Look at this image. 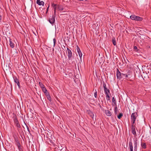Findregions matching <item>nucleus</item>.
Segmentation results:
<instances>
[{"instance_id":"nucleus-1","label":"nucleus","mask_w":151,"mask_h":151,"mask_svg":"<svg viewBox=\"0 0 151 151\" xmlns=\"http://www.w3.org/2000/svg\"><path fill=\"white\" fill-rule=\"evenodd\" d=\"M138 116L137 112H134L131 115V124H134Z\"/></svg>"},{"instance_id":"nucleus-2","label":"nucleus","mask_w":151,"mask_h":151,"mask_svg":"<svg viewBox=\"0 0 151 151\" xmlns=\"http://www.w3.org/2000/svg\"><path fill=\"white\" fill-rule=\"evenodd\" d=\"M130 18L133 20L137 21H142L143 19L141 17H140L139 16H137L134 15H132L130 16Z\"/></svg>"},{"instance_id":"nucleus-3","label":"nucleus","mask_w":151,"mask_h":151,"mask_svg":"<svg viewBox=\"0 0 151 151\" xmlns=\"http://www.w3.org/2000/svg\"><path fill=\"white\" fill-rule=\"evenodd\" d=\"M48 21L52 25H53L55 22V17L54 15H52V16H50L48 19Z\"/></svg>"},{"instance_id":"nucleus-4","label":"nucleus","mask_w":151,"mask_h":151,"mask_svg":"<svg viewBox=\"0 0 151 151\" xmlns=\"http://www.w3.org/2000/svg\"><path fill=\"white\" fill-rule=\"evenodd\" d=\"M135 128L137 129L135 126V124H131V131L132 133L135 136H137Z\"/></svg>"},{"instance_id":"nucleus-5","label":"nucleus","mask_w":151,"mask_h":151,"mask_svg":"<svg viewBox=\"0 0 151 151\" xmlns=\"http://www.w3.org/2000/svg\"><path fill=\"white\" fill-rule=\"evenodd\" d=\"M14 122L17 127L20 128L21 127L20 125L16 116L14 118Z\"/></svg>"},{"instance_id":"nucleus-6","label":"nucleus","mask_w":151,"mask_h":151,"mask_svg":"<svg viewBox=\"0 0 151 151\" xmlns=\"http://www.w3.org/2000/svg\"><path fill=\"white\" fill-rule=\"evenodd\" d=\"M13 78L14 82L17 83L19 87V88H20V85L19 80L17 78L16 76H14L13 77Z\"/></svg>"},{"instance_id":"nucleus-7","label":"nucleus","mask_w":151,"mask_h":151,"mask_svg":"<svg viewBox=\"0 0 151 151\" xmlns=\"http://www.w3.org/2000/svg\"><path fill=\"white\" fill-rule=\"evenodd\" d=\"M67 50L68 54V59L70 60L71 59L72 56V53L71 50L68 48H67Z\"/></svg>"},{"instance_id":"nucleus-8","label":"nucleus","mask_w":151,"mask_h":151,"mask_svg":"<svg viewBox=\"0 0 151 151\" xmlns=\"http://www.w3.org/2000/svg\"><path fill=\"white\" fill-rule=\"evenodd\" d=\"M46 138L47 139H46L47 141H49L50 143H49V144L51 145H54V140H52L50 138H49L47 136V134L46 135Z\"/></svg>"},{"instance_id":"nucleus-9","label":"nucleus","mask_w":151,"mask_h":151,"mask_svg":"<svg viewBox=\"0 0 151 151\" xmlns=\"http://www.w3.org/2000/svg\"><path fill=\"white\" fill-rule=\"evenodd\" d=\"M122 73H121L119 70L118 69H117V73H116V76L117 78L118 79H122Z\"/></svg>"},{"instance_id":"nucleus-10","label":"nucleus","mask_w":151,"mask_h":151,"mask_svg":"<svg viewBox=\"0 0 151 151\" xmlns=\"http://www.w3.org/2000/svg\"><path fill=\"white\" fill-rule=\"evenodd\" d=\"M76 50H77V52H78V54L79 57L80 58H81L82 55V54L81 52V51L79 47L78 46H77Z\"/></svg>"},{"instance_id":"nucleus-11","label":"nucleus","mask_w":151,"mask_h":151,"mask_svg":"<svg viewBox=\"0 0 151 151\" xmlns=\"http://www.w3.org/2000/svg\"><path fill=\"white\" fill-rule=\"evenodd\" d=\"M40 0H37L36 3L39 5H43V6L44 4V2L42 1H40Z\"/></svg>"},{"instance_id":"nucleus-12","label":"nucleus","mask_w":151,"mask_h":151,"mask_svg":"<svg viewBox=\"0 0 151 151\" xmlns=\"http://www.w3.org/2000/svg\"><path fill=\"white\" fill-rule=\"evenodd\" d=\"M9 45L10 47L12 48L14 47V43L13 42V40L11 39H9Z\"/></svg>"},{"instance_id":"nucleus-13","label":"nucleus","mask_w":151,"mask_h":151,"mask_svg":"<svg viewBox=\"0 0 151 151\" xmlns=\"http://www.w3.org/2000/svg\"><path fill=\"white\" fill-rule=\"evenodd\" d=\"M105 113L106 115L108 116H111V112L108 110H105Z\"/></svg>"},{"instance_id":"nucleus-14","label":"nucleus","mask_w":151,"mask_h":151,"mask_svg":"<svg viewBox=\"0 0 151 151\" xmlns=\"http://www.w3.org/2000/svg\"><path fill=\"white\" fill-rule=\"evenodd\" d=\"M137 140L134 142V151H137Z\"/></svg>"},{"instance_id":"nucleus-15","label":"nucleus","mask_w":151,"mask_h":151,"mask_svg":"<svg viewBox=\"0 0 151 151\" xmlns=\"http://www.w3.org/2000/svg\"><path fill=\"white\" fill-rule=\"evenodd\" d=\"M129 148L130 149H133L132 142L131 140H130V141L129 143Z\"/></svg>"},{"instance_id":"nucleus-16","label":"nucleus","mask_w":151,"mask_h":151,"mask_svg":"<svg viewBox=\"0 0 151 151\" xmlns=\"http://www.w3.org/2000/svg\"><path fill=\"white\" fill-rule=\"evenodd\" d=\"M103 87L104 88V91H106L108 89L106 87V85L104 81H103Z\"/></svg>"},{"instance_id":"nucleus-17","label":"nucleus","mask_w":151,"mask_h":151,"mask_svg":"<svg viewBox=\"0 0 151 151\" xmlns=\"http://www.w3.org/2000/svg\"><path fill=\"white\" fill-rule=\"evenodd\" d=\"M141 145L142 147L144 149H146L147 147L145 143L141 142Z\"/></svg>"},{"instance_id":"nucleus-18","label":"nucleus","mask_w":151,"mask_h":151,"mask_svg":"<svg viewBox=\"0 0 151 151\" xmlns=\"http://www.w3.org/2000/svg\"><path fill=\"white\" fill-rule=\"evenodd\" d=\"M122 78H127L128 76L127 74L122 73Z\"/></svg>"},{"instance_id":"nucleus-19","label":"nucleus","mask_w":151,"mask_h":151,"mask_svg":"<svg viewBox=\"0 0 151 151\" xmlns=\"http://www.w3.org/2000/svg\"><path fill=\"white\" fill-rule=\"evenodd\" d=\"M112 41L113 45L115 46L116 45V42L115 38L114 37H113L112 39Z\"/></svg>"},{"instance_id":"nucleus-20","label":"nucleus","mask_w":151,"mask_h":151,"mask_svg":"<svg viewBox=\"0 0 151 151\" xmlns=\"http://www.w3.org/2000/svg\"><path fill=\"white\" fill-rule=\"evenodd\" d=\"M52 6L54 9H57V4H54L53 3H52Z\"/></svg>"},{"instance_id":"nucleus-21","label":"nucleus","mask_w":151,"mask_h":151,"mask_svg":"<svg viewBox=\"0 0 151 151\" xmlns=\"http://www.w3.org/2000/svg\"><path fill=\"white\" fill-rule=\"evenodd\" d=\"M88 113L90 115V116L93 118V116L94 115L93 113L91 111L89 110L88 111Z\"/></svg>"},{"instance_id":"nucleus-22","label":"nucleus","mask_w":151,"mask_h":151,"mask_svg":"<svg viewBox=\"0 0 151 151\" xmlns=\"http://www.w3.org/2000/svg\"><path fill=\"white\" fill-rule=\"evenodd\" d=\"M46 97L47 99L49 101L51 102L52 101L51 98L50 94L47 95Z\"/></svg>"},{"instance_id":"nucleus-23","label":"nucleus","mask_w":151,"mask_h":151,"mask_svg":"<svg viewBox=\"0 0 151 151\" xmlns=\"http://www.w3.org/2000/svg\"><path fill=\"white\" fill-rule=\"evenodd\" d=\"M118 111L117 107L116 106L115 107L114 112L115 114H117V111Z\"/></svg>"},{"instance_id":"nucleus-24","label":"nucleus","mask_w":151,"mask_h":151,"mask_svg":"<svg viewBox=\"0 0 151 151\" xmlns=\"http://www.w3.org/2000/svg\"><path fill=\"white\" fill-rule=\"evenodd\" d=\"M123 116V114L122 113H119V115H118L117 116V117L119 119H120L122 118V117Z\"/></svg>"},{"instance_id":"nucleus-25","label":"nucleus","mask_w":151,"mask_h":151,"mask_svg":"<svg viewBox=\"0 0 151 151\" xmlns=\"http://www.w3.org/2000/svg\"><path fill=\"white\" fill-rule=\"evenodd\" d=\"M110 94L106 95V99L107 101L110 100Z\"/></svg>"},{"instance_id":"nucleus-26","label":"nucleus","mask_w":151,"mask_h":151,"mask_svg":"<svg viewBox=\"0 0 151 151\" xmlns=\"http://www.w3.org/2000/svg\"><path fill=\"white\" fill-rule=\"evenodd\" d=\"M17 147L19 151H23L22 147L21 145L17 146Z\"/></svg>"},{"instance_id":"nucleus-27","label":"nucleus","mask_w":151,"mask_h":151,"mask_svg":"<svg viewBox=\"0 0 151 151\" xmlns=\"http://www.w3.org/2000/svg\"><path fill=\"white\" fill-rule=\"evenodd\" d=\"M112 102L116 105V101L114 97H113L112 100Z\"/></svg>"},{"instance_id":"nucleus-28","label":"nucleus","mask_w":151,"mask_h":151,"mask_svg":"<svg viewBox=\"0 0 151 151\" xmlns=\"http://www.w3.org/2000/svg\"><path fill=\"white\" fill-rule=\"evenodd\" d=\"M42 91L44 93H46V91H47V90L45 87H44L42 88Z\"/></svg>"},{"instance_id":"nucleus-29","label":"nucleus","mask_w":151,"mask_h":151,"mask_svg":"<svg viewBox=\"0 0 151 151\" xmlns=\"http://www.w3.org/2000/svg\"><path fill=\"white\" fill-rule=\"evenodd\" d=\"M39 84L40 86V87L41 88H42L45 87L44 86L43 84L42 83L40 82L39 83Z\"/></svg>"},{"instance_id":"nucleus-30","label":"nucleus","mask_w":151,"mask_h":151,"mask_svg":"<svg viewBox=\"0 0 151 151\" xmlns=\"http://www.w3.org/2000/svg\"><path fill=\"white\" fill-rule=\"evenodd\" d=\"M57 9H58L59 10H63V9L61 8L60 6L58 5H57Z\"/></svg>"},{"instance_id":"nucleus-31","label":"nucleus","mask_w":151,"mask_h":151,"mask_svg":"<svg viewBox=\"0 0 151 151\" xmlns=\"http://www.w3.org/2000/svg\"><path fill=\"white\" fill-rule=\"evenodd\" d=\"M134 50H135V51L138 52V51L139 50H138L137 49V48L136 46H134Z\"/></svg>"},{"instance_id":"nucleus-32","label":"nucleus","mask_w":151,"mask_h":151,"mask_svg":"<svg viewBox=\"0 0 151 151\" xmlns=\"http://www.w3.org/2000/svg\"><path fill=\"white\" fill-rule=\"evenodd\" d=\"M94 97L96 98H97V91L96 90H95V92H94Z\"/></svg>"},{"instance_id":"nucleus-33","label":"nucleus","mask_w":151,"mask_h":151,"mask_svg":"<svg viewBox=\"0 0 151 151\" xmlns=\"http://www.w3.org/2000/svg\"><path fill=\"white\" fill-rule=\"evenodd\" d=\"M53 43H54L53 47H55V45L56 44V39L55 38H54L53 39Z\"/></svg>"},{"instance_id":"nucleus-34","label":"nucleus","mask_w":151,"mask_h":151,"mask_svg":"<svg viewBox=\"0 0 151 151\" xmlns=\"http://www.w3.org/2000/svg\"><path fill=\"white\" fill-rule=\"evenodd\" d=\"M15 144L17 147L21 145L19 141L16 142Z\"/></svg>"},{"instance_id":"nucleus-35","label":"nucleus","mask_w":151,"mask_h":151,"mask_svg":"<svg viewBox=\"0 0 151 151\" xmlns=\"http://www.w3.org/2000/svg\"><path fill=\"white\" fill-rule=\"evenodd\" d=\"M13 137L15 140L18 139L16 135L13 136Z\"/></svg>"},{"instance_id":"nucleus-36","label":"nucleus","mask_w":151,"mask_h":151,"mask_svg":"<svg viewBox=\"0 0 151 151\" xmlns=\"http://www.w3.org/2000/svg\"><path fill=\"white\" fill-rule=\"evenodd\" d=\"M25 124L26 125V127H27V130L29 132H30V130H29V127H28V126H27L26 124V123L24 122Z\"/></svg>"},{"instance_id":"nucleus-37","label":"nucleus","mask_w":151,"mask_h":151,"mask_svg":"<svg viewBox=\"0 0 151 151\" xmlns=\"http://www.w3.org/2000/svg\"><path fill=\"white\" fill-rule=\"evenodd\" d=\"M2 17L1 15H0V24L2 20Z\"/></svg>"},{"instance_id":"nucleus-38","label":"nucleus","mask_w":151,"mask_h":151,"mask_svg":"<svg viewBox=\"0 0 151 151\" xmlns=\"http://www.w3.org/2000/svg\"><path fill=\"white\" fill-rule=\"evenodd\" d=\"M44 93L45 94V95H46V96L47 95H49V93L47 91L46 92V93Z\"/></svg>"},{"instance_id":"nucleus-39","label":"nucleus","mask_w":151,"mask_h":151,"mask_svg":"<svg viewBox=\"0 0 151 151\" xmlns=\"http://www.w3.org/2000/svg\"><path fill=\"white\" fill-rule=\"evenodd\" d=\"M104 93L106 95H107V94H109V93H108L107 91H104Z\"/></svg>"},{"instance_id":"nucleus-40","label":"nucleus","mask_w":151,"mask_h":151,"mask_svg":"<svg viewBox=\"0 0 151 151\" xmlns=\"http://www.w3.org/2000/svg\"><path fill=\"white\" fill-rule=\"evenodd\" d=\"M106 91L108 93H109L110 94V90L109 89H107L106 90Z\"/></svg>"},{"instance_id":"nucleus-41","label":"nucleus","mask_w":151,"mask_h":151,"mask_svg":"<svg viewBox=\"0 0 151 151\" xmlns=\"http://www.w3.org/2000/svg\"><path fill=\"white\" fill-rule=\"evenodd\" d=\"M101 98H103V100H104L105 101V99L104 98V96H103V95H101Z\"/></svg>"},{"instance_id":"nucleus-42","label":"nucleus","mask_w":151,"mask_h":151,"mask_svg":"<svg viewBox=\"0 0 151 151\" xmlns=\"http://www.w3.org/2000/svg\"><path fill=\"white\" fill-rule=\"evenodd\" d=\"M146 47L147 49H149L150 48V46L147 45L146 46Z\"/></svg>"},{"instance_id":"nucleus-43","label":"nucleus","mask_w":151,"mask_h":151,"mask_svg":"<svg viewBox=\"0 0 151 151\" xmlns=\"http://www.w3.org/2000/svg\"><path fill=\"white\" fill-rule=\"evenodd\" d=\"M15 142H19V140H18V139H16V140H15Z\"/></svg>"},{"instance_id":"nucleus-44","label":"nucleus","mask_w":151,"mask_h":151,"mask_svg":"<svg viewBox=\"0 0 151 151\" xmlns=\"http://www.w3.org/2000/svg\"><path fill=\"white\" fill-rule=\"evenodd\" d=\"M47 134V137H49V138H50V136H49V134H48L47 133L46 134V135Z\"/></svg>"},{"instance_id":"nucleus-45","label":"nucleus","mask_w":151,"mask_h":151,"mask_svg":"<svg viewBox=\"0 0 151 151\" xmlns=\"http://www.w3.org/2000/svg\"><path fill=\"white\" fill-rule=\"evenodd\" d=\"M49 6H48V7L47 8V12L48 10V9H49Z\"/></svg>"},{"instance_id":"nucleus-46","label":"nucleus","mask_w":151,"mask_h":151,"mask_svg":"<svg viewBox=\"0 0 151 151\" xmlns=\"http://www.w3.org/2000/svg\"><path fill=\"white\" fill-rule=\"evenodd\" d=\"M5 25H6V26H8L9 27V26L8 25V24H5Z\"/></svg>"},{"instance_id":"nucleus-47","label":"nucleus","mask_w":151,"mask_h":151,"mask_svg":"<svg viewBox=\"0 0 151 151\" xmlns=\"http://www.w3.org/2000/svg\"><path fill=\"white\" fill-rule=\"evenodd\" d=\"M130 151H133V149H130Z\"/></svg>"},{"instance_id":"nucleus-48","label":"nucleus","mask_w":151,"mask_h":151,"mask_svg":"<svg viewBox=\"0 0 151 151\" xmlns=\"http://www.w3.org/2000/svg\"><path fill=\"white\" fill-rule=\"evenodd\" d=\"M54 15H56V12H54Z\"/></svg>"},{"instance_id":"nucleus-49","label":"nucleus","mask_w":151,"mask_h":151,"mask_svg":"<svg viewBox=\"0 0 151 151\" xmlns=\"http://www.w3.org/2000/svg\"><path fill=\"white\" fill-rule=\"evenodd\" d=\"M56 9H54V12H56Z\"/></svg>"},{"instance_id":"nucleus-50","label":"nucleus","mask_w":151,"mask_h":151,"mask_svg":"<svg viewBox=\"0 0 151 151\" xmlns=\"http://www.w3.org/2000/svg\"><path fill=\"white\" fill-rule=\"evenodd\" d=\"M103 100L102 99V100H101V102H103Z\"/></svg>"},{"instance_id":"nucleus-51","label":"nucleus","mask_w":151,"mask_h":151,"mask_svg":"<svg viewBox=\"0 0 151 151\" xmlns=\"http://www.w3.org/2000/svg\"><path fill=\"white\" fill-rule=\"evenodd\" d=\"M44 137H45V135H44Z\"/></svg>"},{"instance_id":"nucleus-52","label":"nucleus","mask_w":151,"mask_h":151,"mask_svg":"<svg viewBox=\"0 0 151 151\" xmlns=\"http://www.w3.org/2000/svg\"><path fill=\"white\" fill-rule=\"evenodd\" d=\"M54 151H56L55 150Z\"/></svg>"}]
</instances>
